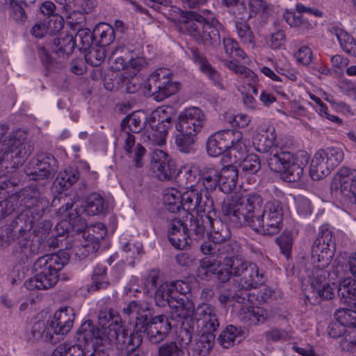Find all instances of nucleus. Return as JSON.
I'll use <instances>...</instances> for the list:
<instances>
[{"mask_svg": "<svg viewBox=\"0 0 356 356\" xmlns=\"http://www.w3.org/2000/svg\"><path fill=\"white\" fill-rule=\"evenodd\" d=\"M222 211L225 220L232 226L240 227L246 225L262 235L277 234L283 226L282 202L272 200L264 204L261 195L255 193L227 199L222 203Z\"/></svg>", "mask_w": 356, "mask_h": 356, "instance_id": "obj_1", "label": "nucleus"}, {"mask_svg": "<svg viewBox=\"0 0 356 356\" xmlns=\"http://www.w3.org/2000/svg\"><path fill=\"white\" fill-rule=\"evenodd\" d=\"M252 144L257 152L267 154L266 160L270 170L282 173V178L288 182L301 179L310 159L306 151L300 150L295 154L284 151L275 145L267 135L261 134L253 136Z\"/></svg>", "mask_w": 356, "mask_h": 356, "instance_id": "obj_2", "label": "nucleus"}, {"mask_svg": "<svg viewBox=\"0 0 356 356\" xmlns=\"http://www.w3.org/2000/svg\"><path fill=\"white\" fill-rule=\"evenodd\" d=\"M68 261L69 254L66 252L39 257L33 264L35 275L24 282V286L30 291L46 290L53 287L58 280V272Z\"/></svg>", "mask_w": 356, "mask_h": 356, "instance_id": "obj_3", "label": "nucleus"}, {"mask_svg": "<svg viewBox=\"0 0 356 356\" xmlns=\"http://www.w3.org/2000/svg\"><path fill=\"white\" fill-rule=\"evenodd\" d=\"M179 22L184 24L186 31L195 40L205 46L215 48L220 44V29L221 24L216 19L209 22L201 15L195 11L179 10Z\"/></svg>", "mask_w": 356, "mask_h": 356, "instance_id": "obj_4", "label": "nucleus"}, {"mask_svg": "<svg viewBox=\"0 0 356 356\" xmlns=\"http://www.w3.org/2000/svg\"><path fill=\"white\" fill-rule=\"evenodd\" d=\"M243 134L235 129H224L211 134L207 141V151L211 156L216 157L222 154L233 156L231 162L241 160L245 147L242 141Z\"/></svg>", "mask_w": 356, "mask_h": 356, "instance_id": "obj_5", "label": "nucleus"}, {"mask_svg": "<svg viewBox=\"0 0 356 356\" xmlns=\"http://www.w3.org/2000/svg\"><path fill=\"white\" fill-rule=\"evenodd\" d=\"M33 149L27 141V133L17 129L10 133L0 148V160L6 163L3 167L10 171L23 165Z\"/></svg>", "mask_w": 356, "mask_h": 356, "instance_id": "obj_6", "label": "nucleus"}, {"mask_svg": "<svg viewBox=\"0 0 356 356\" xmlns=\"http://www.w3.org/2000/svg\"><path fill=\"white\" fill-rule=\"evenodd\" d=\"M51 51L58 56L56 58L44 47L38 48L40 59L47 73L55 72L63 69L67 57L72 54L76 47L72 34L62 32L49 44Z\"/></svg>", "mask_w": 356, "mask_h": 356, "instance_id": "obj_7", "label": "nucleus"}, {"mask_svg": "<svg viewBox=\"0 0 356 356\" xmlns=\"http://www.w3.org/2000/svg\"><path fill=\"white\" fill-rule=\"evenodd\" d=\"M33 205L21 207L19 214L10 224L18 235H30L35 220H39L49 207V200L37 188V194L34 195Z\"/></svg>", "mask_w": 356, "mask_h": 356, "instance_id": "obj_8", "label": "nucleus"}, {"mask_svg": "<svg viewBox=\"0 0 356 356\" xmlns=\"http://www.w3.org/2000/svg\"><path fill=\"white\" fill-rule=\"evenodd\" d=\"M145 87L154 100L162 102L176 94L179 90L180 84L172 80L168 70L160 68L149 76Z\"/></svg>", "mask_w": 356, "mask_h": 356, "instance_id": "obj_9", "label": "nucleus"}, {"mask_svg": "<svg viewBox=\"0 0 356 356\" xmlns=\"http://www.w3.org/2000/svg\"><path fill=\"white\" fill-rule=\"evenodd\" d=\"M225 264L233 268L234 276L241 277L242 286L246 291L259 287L265 282L263 273L254 263L243 261L236 256H226Z\"/></svg>", "mask_w": 356, "mask_h": 356, "instance_id": "obj_10", "label": "nucleus"}, {"mask_svg": "<svg viewBox=\"0 0 356 356\" xmlns=\"http://www.w3.org/2000/svg\"><path fill=\"white\" fill-rule=\"evenodd\" d=\"M186 176L190 186L181 193V209L187 211H196L197 213L211 211L215 205L214 200L205 197L206 200H203L202 188L198 189L197 186L193 184L195 182V177L192 170H186Z\"/></svg>", "mask_w": 356, "mask_h": 356, "instance_id": "obj_11", "label": "nucleus"}, {"mask_svg": "<svg viewBox=\"0 0 356 356\" xmlns=\"http://www.w3.org/2000/svg\"><path fill=\"white\" fill-rule=\"evenodd\" d=\"M335 250V237L332 231L327 225H323L312 247V259L321 261V266H329Z\"/></svg>", "mask_w": 356, "mask_h": 356, "instance_id": "obj_12", "label": "nucleus"}, {"mask_svg": "<svg viewBox=\"0 0 356 356\" xmlns=\"http://www.w3.org/2000/svg\"><path fill=\"white\" fill-rule=\"evenodd\" d=\"M175 117L172 106H161L155 110L149 118L150 123H155V132L147 137L154 144L161 146L165 143V137L168 131L172 127L173 118Z\"/></svg>", "mask_w": 356, "mask_h": 356, "instance_id": "obj_13", "label": "nucleus"}, {"mask_svg": "<svg viewBox=\"0 0 356 356\" xmlns=\"http://www.w3.org/2000/svg\"><path fill=\"white\" fill-rule=\"evenodd\" d=\"M58 170V163L49 153L38 154L32 163L25 168V173L30 180H43L54 176Z\"/></svg>", "mask_w": 356, "mask_h": 356, "instance_id": "obj_14", "label": "nucleus"}, {"mask_svg": "<svg viewBox=\"0 0 356 356\" xmlns=\"http://www.w3.org/2000/svg\"><path fill=\"white\" fill-rule=\"evenodd\" d=\"M37 194V188L29 186L19 192L12 194L7 199L0 202V220L11 214L15 209L21 207L33 205L34 195Z\"/></svg>", "mask_w": 356, "mask_h": 356, "instance_id": "obj_15", "label": "nucleus"}, {"mask_svg": "<svg viewBox=\"0 0 356 356\" xmlns=\"http://www.w3.org/2000/svg\"><path fill=\"white\" fill-rule=\"evenodd\" d=\"M151 168L161 181H171L179 174L175 161L165 152L158 149L152 151Z\"/></svg>", "mask_w": 356, "mask_h": 356, "instance_id": "obj_16", "label": "nucleus"}, {"mask_svg": "<svg viewBox=\"0 0 356 356\" xmlns=\"http://www.w3.org/2000/svg\"><path fill=\"white\" fill-rule=\"evenodd\" d=\"M175 312L182 318L180 337L181 341L188 344L191 342L193 337L197 334V327L194 323L196 308L192 301L186 299Z\"/></svg>", "mask_w": 356, "mask_h": 356, "instance_id": "obj_17", "label": "nucleus"}, {"mask_svg": "<svg viewBox=\"0 0 356 356\" xmlns=\"http://www.w3.org/2000/svg\"><path fill=\"white\" fill-rule=\"evenodd\" d=\"M204 214L194 216L188 212L182 217L184 229H188L191 236L195 241H199L209 233V226L211 219V211H202Z\"/></svg>", "mask_w": 356, "mask_h": 356, "instance_id": "obj_18", "label": "nucleus"}, {"mask_svg": "<svg viewBox=\"0 0 356 356\" xmlns=\"http://www.w3.org/2000/svg\"><path fill=\"white\" fill-rule=\"evenodd\" d=\"M172 329L168 317L161 314L151 318L144 325L148 341L152 344H158L165 339Z\"/></svg>", "mask_w": 356, "mask_h": 356, "instance_id": "obj_19", "label": "nucleus"}, {"mask_svg": "<svg viewBox=\"0 0 356 356\" xmlns=\"http://www.w3.org/2000/svg\"><path fill=\"white\" fill-rule=\"evenodd\" d=\"M194 323L200 332V322L204 329V333H213L220 327L218 309L211 304L203 303L196 307Z\"/></svg>", "mask_w": 356, "mask_h": 356, "instance_id": "obj_20", "label": "nucleus"}, {"mask_svg": "<svg viewBox=\"0 0 356 356\" xmlns=\"http://www.w3.org/2000/svg\"><path fill=\"white\" fill-rule=\"evenodd\" d=\"M205 122V115L202 111L197 107L185 109L178 118L175 128L182 131H191L197 134L202 129Z\"/></svg>", "mask_w": 356, "mask_h": 356, "instance_id": "obj_21", "label": "nucleus"}, {"mask_svg": "<svg viewBox=\"0 0 356 356\" xmlns=\"http://www.w3.org/2000/svg\"><path fill=\"white\" fill-rule=\"evenodd\" d=\"M77 339L79 341H83L84 342L89 343L92 342L94 348L96 350H104V348L111 346V342H104V338L106 337V335H104L102 330L96 327L92 321L90 319L84 321L76 332Z\"/></svg>", "mask_w": 356, "mask_h": 356, "instance_id": "obj_22", "label": "nucleus"}, {"mask_svg": "<svg viewBox=\"0 0 356 356\" xmlns=\"http://www.w3.org/2000/svg\"><path fill=\"white\" fill-rule=\"evenodd\" d=\"M75 318L74 309L70 307H62L58 309L49 321V329L54 334L65 335L72 328Z\"/></svg>", "mask_w": 356, "mask_h": 356, "instance_id": "obj_23", "label": "nucleus"}, {"mask_svg": "<svg viewBox=\"0 0 356 356\" xmlns=\"http://www.w3.org/2000/svg\"><path fill=\"white\" fill-rule=\"evenodd\" d=\"M118 332L111 334V344L115 342L121 346V348H130L131 350H139L138 348L142 344L143 334L145 332L144 327H134V331L125 329L124 327H118Z\"/></svg>", "mask_w": 356, "mask_h": 356, "instance_id": "obj_24", "label": "nucleus"}, {"mask_svg": "<svg viewBox=\"0 0 356 356\" xmlns=\"http://www.w3.org/2000/svg\"><path fill=\"white\" fill-rule=\"evenodd\" d=\"M337 175L340 182V193L344 202L356 204V170L342 167Z\"/></svg>", "mask_w": 356, "mask_h": 356, "instance_id": "obj_25", "label": "nucleus"}, {"mask_svg": "<svg viewBox=\"0 0 356 356\" xmlns=\"http://www.w3.org/2000/svg\"><path fill=\"white\" fill-rule=\"evenodd\" d=\"M184 223L179 218H172L170 220L168 240L177 249L184 250L190 245L193 240L188 229H184Z\"/></svg>", "mask_w": 356, "mask_h": 356, "instance_id": "obj_26", "label": "nucleus"}, {"mask_svg": "<svg viewBox=\"0 0 356 356\" xmlns=\"http://www.w3.org/2000/svg\"><path fill=\"white\" fill-rule=\"evenodd\" d=\"M188 291V284L180 280L161 284L154 292L156 305L163 307L168 305L175 291L185 294Z\"/></svg>", "mask_w": 356, "mask_h": 356, "instance_id": "obj_27", "label": "nucleus"}, {"mask_svg": "<svg viewBox=\"0 0 356 356\" xmlns=\"http://www.w3.org/2000/svg\"><path fill=\"white\" fill-rule=\"evenodd\" d=\"M219 176H220L219 170L211 165L200 169L197 186L203 188L202 192L204 193V197L213 200L211 193L219 187V181H220Z\"/></svg>", "mask_w": 356, "mask_h": 356, "instance_id": "obj_28", "label": "nucleus"}, {"mask_svg": "<svg viewBox=\"0 0 356 356\" xmlns=\"http://www.w3.org/2000/svg\"><path fill=\"white\" fill-rule=\"evenodd\" d=\"M98 322L102 327V333L106 335L104 341L111 342V334L118 332V327H123L120 316L111 309H102L98 313Z\"/></svg>", "mask_w": 356, "mask_h": 356, "instance_id": "obj_29", "label": "nucleus"}, {"mask_svg": "<svg viewBox=\"0 0 356 356\" xmlns=\"http://www.w3.org/2000/svg\"><path fill=\"white\" fill-rule=\"evenodd\" d=\"M191 60L200 67V70L207 76L213 83L223 89L222 78L220 73L211 65L207 58L197 48H191Z\"/></svg>", "mask_w": 356, "mask_h": 356, "instance_id": "obj_30", "label": "nucleus"}, {"mask_svg": "<svg viewBox=\"0 0 356 356\" xmlns=\"http://www.w3.org/2000/svg\"><path fill=\"white\" fill-rule=\"evenodd\" d=\"M237 317L243 324L252 326L264 323L267 319L268 314L263 308L242 305L237 312Z\"/></svg>", "mask_w": 356, "mask_h": 356, "instance_id": "obj_31", "label": "nucleus"}, {"mask_svg": "<svg viewBox=\"0 0 356 356\" xmlns=\"http://www.w3.org/2000/svg\"><path fill=\"white\" fill-rule=\"evenodd\" d=\"M200 250L204 254L211 256L210 258L223 259L224 263L226 256H235L234 248L231 245L216 242L213 239L203 242Z\"/></svg>", "mask_w": 356, "mask_h": 356, "instance_id": "obj_32", "label": "nucleus"}, {"mask_svg": "<svg viewBox=\"0 0 356 356\" xmlns=\"http://www.w3.org/2000/svg\"><path fill=\"white\" fill-rule=\"evenodd\" d=\"M124 149L129 158L132 159L134 166L138 168L143 166L146 149L141 144H136L134 135L129 131H126Z\"/></svg>", "mask_w": 356, "mask_h": 356, "instance_id": "obj_33", "label": "nucleus"}, {"mask_svg": "<svg viewBox=\"0 0 356 356\" xmlns=\"http://www.w3.org/2000/svg\"><path fill=\"white\" fill-rule=\"evenodd\" d=\"M211 217H212V219L210 220L209 232H211V238L216 240V242L224 243L225 241L230 238L231 232L227 225L222 222L218 217L215 205L211 209Z\"/></svg>", "mask_w": 356, "mask_h": 356, "instance_id": "obj_34", "label": "nucleus"}, {"mask_svg": "<svg viewBox=\"0 0 356 356\" xmlns=\"http://www.w3.org/2000/svg\"><path fill=\"white\" fill-rule=\"evenodd\" d=\"M337 291L341 302L356 309V279L344 278L340 282Z\"/></svg>", "mask_w": 356, "mask_h": 356, "instance_id": "obj_35", "label": "nucleus"}, {"mask_svg": "<svg viewBox=\"0 0 356 356\" xmlns=\"http://www.w3.org/2000/svg\"><path fill=\"white\" fill-rule=\"evenodd\" d=\"M219 189L225 194L234 191L238 182V172L236 166L227 165L219 170Z\"/></svg>", "mask_w": 356, "mask_h": 356, "instance_id": "obj_36", "label": "nucleus"}, {"mask_svg": "<svg viewBox=\"0 0 356 356\" xmlns=\"http://www.w3.org/2000/svg\"><path fill=\"white\" fill-rule=\"evenodd\" d=\"M147 118L143 111H136L126 116L121 122V129L126 135V131L139 133L145 129Z\"/></svg>", "mask_w": 356, "mask_h": 356, "instance_id": "obj_37", "label": "nucleus"}, {"mask_svg": "<svg viewBox=\"0 0 356 356\" xmlns=\"http://www.w3.org/2000/svg\"><path fill=\"white\" fill-rule=\"evenodd\" d=\"M322 154L317 151L315 154L309 168V175L312 179L320 180L327 176L332 170V168L330 166L327 161Z\"/></svg>", "mask_w": 356, "mask_h": 356, "instance_id": "obj_38", "label": "nucleus"}, {"mask_svg": "<svg viewBox=\"0 0 356 356\" xmlns=\"http://www.w3.org/2000/svg\"><path fill=\"white\" fill-rule=\"evenodd\" d=\"M224 264L223 259L204 258L200 260L197 269V277L202 280L209 281L216 276L218 268Z\"/></svg>", "mask_w": 356, "mask_h": 356, "instance_id": "obj_39", "label": "nucleus"}, {"mask_svg": "<svg viewBox=\"0 0 356 356\" xmlns=\"http://www.w3.org/2000/svg\"><path fill=\"white\" fill-rule=\"evenodd\" d=\"M63 26V17L58 16L56 19L49 18L48 21L44 22L36 23L31 29V34L35 38H42L48 31L50 33L58 32L62 29Z\"/></svg>", "mask_w": 356, "mask_h": 356, "instance_id": "obj_40", "label": "nucleus"}, {"mask_svg": "<svg viewBox=\"0 0 356 356\" xmlns=\"http://www.w3.org/2000/svg\"><path fill=\"white\" fill-rule=\"evenodd\" d=\"M329 31L336 36L341 47L346 52L356 56V40L350 34L338 26L331 27Z\"/></svg>", "mask_w": 356, "mask_h": 356, "instance_id": "obj_41", "label": "nucleus"}, {"mask_svg": "<svg viewBox=\"0 0 356 356\" xmlns=\"http://www.w3.org/2000/svg\"><path fill=\"white\" fill-rule=\"evenodd\" d=\"M314 268L312 274L309 276L312 290L318 286L328 284L327 279L329 277L330 270L326 269L329 266H321V261H315L312 259Z\"/></svg>", "mask_w": 356, "mask_h": 356, "instance_id": "obj_42", "label": "nucleus"}, {"mask_svg": "<svg viewBox=\"0 0 356 356\" xmlns=\"http://www.w3.org/2000/svg\"><path fill=\"white\" fill-rule=\"evenodd\" d=\"M108 208V204L104 198L98 193L90 194L86 200L85 211L89 216L104 213Z\"/></svg>", "mask_w": 356, "mask_h": 356, "instance_id": "obj_43", "label": "nucleus"}, {"mask_svg": "<svg viewBox=\"0 0 356 356\" xmlns=\"http://www.w3.org/2000/svg\"><path fill=\"white\" fill-rule=\"evenodd\" d=\"M336 289L337 287H333L328 283L312 290L311 296H307V298L314 305L320 304L323 300L333 299L335 297Z\"/></svg>", "mask_w": 356, "mask_h": 356, "instance_id": "obj_44", "label": "nucleus"}, {"mask_svg": "<svg viewBox=\"0 0 356 356\" xmlns=\"http://www.w3.org/2000/svg\"><path fill=\"white\" fill-rule=\"evenodd\" d=\"M243 337V330L241 327H237L233 325H227L220 333L217 340L218 343L225 348H228L234 344L235 340Z\"/></svg>", "mask_w": 356, "mask_h": 356, "instance_id": "obj_45", "label": "nucleus"}, {"mask_svg": "<svg viewBox=\"0 0 356 356\" xmlns=\"http://www.w3.org/2000/svg\"><path fill=\"white\" fill-rule=\"evenodd\" d=\"M176 130L179 132L175 136V145L177 149L181 152L190 153L193 150L197 134L189 131L186 132L180 129Z\"/></svg>", "mask_w": 356, "mask_h": 356, "instance_id": "obj_46", "label": "nucleus"}, {"mask_svg": "<svg viewBox=\"0 0 356 356\" xmlns=\"http://www.w3.org/2000/svg\"><path fill=\"white\" fill-rule=\"evenodd\" d=\"M166 209L171 213H176L181 209V193L175 188H167L163 196Z\"/></svg>", "mask_w": 356, "mask_h": 356, "instance_id": "obj_47", "label": "nucleus"}, {"mask_svg": "<svg viewBox=\"0 0 356 356\" xmlns=\"http://www.w3.org/2000/svg\"><path fill=\"white\" fill-rule=\"evenodd\" d=\"M283 18L291 27L300 28L304 32L313 28V24L308 19H305L301 14L297 15L294 11L286 10Z\"/></svg>", "mask_w": 356, "mask_h": 356, "instance_id": "obj_48", "label": "nucleus"}, {"mask_svg": "<svg viewBox=\"0 0 356 356\" xmlns=\"http://www.w3.org/2000/svg\"><path fill=\"white\" fill-rule=\"evenodd\" d=\"M79 178V172L73 168L66 169L59 173L54 181L56 187L65 190L71 187Z\"/></svg>", "mask_w": 356, "mask_h": 356, "instance_id": "obj_49", "label": "nucleus"}, {"mask_svg": "<svg viewBox=\"0 0 356 356\" xmlns=\"http://www.w3.org/2000/svg\"><path fill=\"white\" fill-rule=\"evenodd\" d=\"M215 335L213 333L203 332L196 341L193 348L196 356L207 355L213 347Z\"/></svg>", "mask_w": 356, "mask_h": 356, "instance_id": "obj_50", "label": "nucleus"}, {"mask_svg": "<svg viewBox=\"0 0 356 356\" xmlns=\"http://www.w3.org/2000/svg\"><path fill=\"white\" fill-rule=\"evenodd\" d=\"M95 37L99 36L98 45L104 47L115 40L114 29L107 24H99L94 29Z\"/></svg>", "mask_w": 356, "mask_h": 356, "instance_id": "obj_51", "label": "nucleus"}, {"mask_svg": "<svg viewBox=\"0 0 356 356\" xmlns=\"http://www.w3.org/2000/svg\"><path fill=\"white\" fill-rule=\"evenodd\" d=\"M318 151L321 154H324V159L333 170L339 165L344 159L343 151L339 147H329Z\"/></svg>", "mask_w": 356, "mask_h": 356, "instance_id": "obj_52", "label": "nucleus"}, {"mask_svg": "<svg viewBox=\"0 0 356 356\" xmlns=\"http://www.w3.org/2000/svg\"><path fill=\"white\" fill-rule=\"evenodd\" d=\"M95 38L94 31L92 33L88 29L79 28L74 38L76 41V46L80 50L86 51L90 47H92V42Z\"/></svg>", "mask_w": 356, "mask_h": 356, "instance_id": "obj_53", "label": "nucleus"}, {"mask_svg": "<svg viewBox=\"0 0 356 356\" xmlns=\"http://www.w3.org/2000/svg\"><path fill=\"white\" fill-rule=\"evenodd\" d=\"M134 314H136V327H144V325L151 318L149 305L143 301L134 300Z\"/></svg>", "mask_w": 356, "mask_h": 356, "instance_id": "obj_54", "label": "nucleus"}, {"mask_svg": "<svg viewBox=\"0 0 356 356\" xmlns=\"http://www.w3.org/2000/svg\"><path fill=\"white\" fill-rule=\"evenodd\" d=\"M83 52L86 61L92 66H99L106 58V50L99 45L91 47Z\"/></svg>", "mask_w": 356, "mask_h": 356, "instance_id": "obj_55", "label": "nucleus"}, {"mask_svg": "<svg viewBox=\"0 0 356 356\" xmlns=\"http://www.w3.org/2000/svg\"><path fill=\"white\" fill-rule=\"evenodd\" d=\"M335 320L346 327L356 328V311L352 309L341 308L334 313Z\"/></svg>", "mask_w": 356, "mask_h": 356, "instance_id": "obj_56", "label": "nucleus"}, {"mask_svg": "<svg viewBox=\"0 0 356 356\" xmlns=\"http://www.w3.org/2000/svg\"><path fill=\"white\" fill-rule=\"evenodd\" d=\"M240 163V168L243 172L250 175L256 174L261 168V161L259 156L254 154L247 155Z\"/></svg>", "mask_w": 356, "mask_h": 356, "instance_id": "obj_57", "label": "nucleus"}, {"mask_svg": "<svg viewBox=\"0 0 356 356\" xmlns=\"http://www.w3.org/2000/svg\"><path fill=\"white\" fill-rule=\"evenodd\" d=\"M118 59L121 60L120 63L123 69L131 67L137 72L140 71L147 65L145 58L138 56L134 58L130 52H129L127 55H125L124 57H120Z\"/></svg>", "mask_w": 356, "mask_h": 356, "instance_id": "obj_58", "label": "nucleus"}, {"mask_svg": "<svg viewBox=\"0 0 356 356\" xmlns=\"http://www.w3.org/2000/svg\"><path fill=\"white\" fill-rule=\"evenodd\" d=\"M218 300L222 305H227L232 302V300H236L238 303L245 304V301L250 300V293L242 289L236 291L234 295L228 293L220 294Z\"/></svg>", "mask_w": 356, "mask_h": 356, "instance_id": "obj_59", "label": "nucleus"}, {"mask_svg": "<svg viewBox=\"0 0 356 356\" xmlns=\"http://www.w3.org/2000/svg\"><path fill=\"white\" fill-rule=\"evenodd\" d=\"M32 332L35 337H42L47 341L54 342V333L49 329V323L47 326L44 321H38L34 324Z\"/></svg>", "mask_w": 356, "mask_h": 356, "instance_id": "obj_60", "label": "nucleus"}, {"mask_svg": "<svg viewBox=\"0 0 356 356\" xmlns=\"http://www.w3.org/2000/svg\"><path fill=\"white\" fill-rule=\"evenodd\" d=\"M275 241L280 248L281 253L284 254L286 258L289 259L291 256L293 245V239L291 233L284 232Z\"/></svg>", "mask_w": 356, "mask_h": 356, "instance_id": "obj_61", "label": "nucleus"}, {"mask_svg": "<svg viewBox=\"0 0 356 356\" xmlns=\"http://www.w3.org/2000/svg\"><path fill=\"white\" fill-rule=\"evenodd\" d=\"M222 42L226 54L241 59L245 58V52L239 47L236 40L232 38H223Z\"/></svg>", "mask_w": 356, "mask_h": 356, "instance_id": "obj_62", "label": "nucleus"}, {"mask_svg": "<svg viewBox=\"0 0 356 356\" xmlns=\"http://www.w3.org/2000/svg\"><path fill=\"white\" fill-rule=\"evenodd\" d=\"M30 235H17L16 237V244L15 245V249L13 250V252L15 254H17L18 253H22L24 255L28 257V252H31L33 254H35V249L32 248L31 246L30 241L28 239V237H29Z\"/></svg>", "mask_w": 356, "mask_h": 356, "instance_id": "obj_63", "label": "nucleus"}, {"mask_svg": "<svg viewBox=\"0 0 356 356\" xmlns=\"http://www.w3.org/2000/svg\"><path fill=\"white\" fill-rule=\"evenodd\" d=\"M62 15L65 16L67 23L74 30H79V28H82L85 24L86 17L83 13L71 10L70 12H65Z\"/></svg>", "mask_w": 356, "mask_h": 356, "instance_id": "obj_64", "label": "nucleus"}]
</instances>
